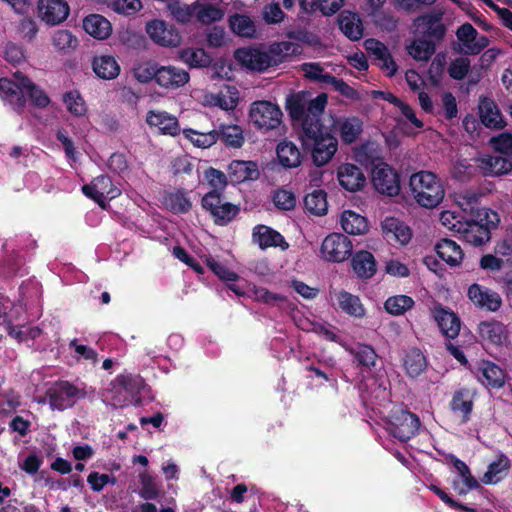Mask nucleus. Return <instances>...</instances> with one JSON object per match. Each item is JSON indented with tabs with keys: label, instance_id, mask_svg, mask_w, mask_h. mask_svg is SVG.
Wrapping results in <instances>:
<instances>
[{
	"label": "nucleus",
	"instance_id": "f257e3e1",
	"mask_svg": "<svg viewBox=\"0 0 512 512\" xmlns=\"http://www.w3.org/2000/svg\"><path fill=\"white\" fill-rule=\"evenodd\" d=\"M335 132L336 122L332 128H327L323 125L322 119L315 124L306 123L304 131L299 132L303 150L310 153L317 167L326 165L335 155L338 149Z\"/></svg>",
	"mask_w": 512,
	"mask_h": 512
},
{
	"label": "nucleus",
	"instance_id": "f03ea898",
	"mask_svg": "<svg viewBox=\"0 0 512 512\" xmlns=\"http://www.w3.org/2000/svg\"><path fill=\"white\" fill-rule=\"evenodd\" d=\"M409 188L415 202L427 209L437 207L445 197V188L440 178L431 171H419L409 178Z\"/></svg>",
	"mask_w": 512,
	"mask_h": 512
},
{
	"label": "nucleus",
	"instance_id": "7ed1b4c3",
	"mask_svg": "<svg viewBox=\"0 0 512 512\" xmlns=\"http://www.w3.org/2000/svg\"><path fill=\"white\" fill-rule=\"evenodd\" d=\"M307 96L303 91L292 94L286 99V110L292 121L301 123L300 131H304L306 123L315 124L322 119L328 100L326 93H320L310 100Z\"/></svg>",
	"mask_w": 512,
	"mask_h": 512
},
{
	"label": "nucleus",
	"instance_id": "20e7f679",
	"mask_svg": "<svg viewBox=\"0 0 512 512\" xmlns=\"http://www.w3.org/2000/svg\"><path fill=\"white\" fill-rule=\"evenodd\" d=\"M95 390L86 385H75L67 380H58L47 389L46 397L53 410L64 411L72 408L78 400L93 397Z\"/></svg>",
	"mask_w": 512,
	"mask_h": 512
},
{
	"label": "nucleus",
	"instance_id": "39448f33",
	"mask_svg": "<svg viewBox=\"0 0 512 512\" xmlns=\"http://www.w3.org/2000/svg\"><path fill=\"white\" fill-rule=\"evenodd\" d=\"M201 206L218 226L228 225L241 211L240 205L226 201L223 194L218 195L215 191H209L202 197Z\"/></svg>",
	"mask_w": 512,
	"mask_h": 512
},
{
	"label": "nucleus",
	"instance_id": "423d86ee",
	"mask_svg": "<svg viewBox=\"0 0 512 512\" xmlns=\"http://www.w3.org/2000/svg\"><path fill=\"white\" fill-rule=\"evenodd\" d=\"M283 113L278 105L266 101H255L249 111L250 121L256 129L269 132L279 129L282 124Z\"/></svg>",
	"mask_w": 512,
	"mask_h": 512
},
{
	"label": "nucleus",
	"instance_id": "0eeeda50",
	"mask_svg": "<svg viewBox=\"0 0 512 512\" xmlns=\"http://www.w3.org/2000/svg\"><path fill=\"white\" fill-rule=\"evenodd\" d=\"M371 182L377 192L388 197H395L400 193V175L389 164L383 161L371 160Z\"/></svg>",
	"mask_w": 512,
	"mask_h": 512
},
{
	"label": "nucleus",
	"instance_id": "6e6552de",
	"mask_svg": "<svg viewBox=\"0 0 512 512\" xmlns=\"http://www.w3.org/2000/svg\"><path fill=\"white\" fill-rule=\"evenodd\" d=\"M418 427L419 419L401 407H394L385 421V428L402 442L409 440Z\"/></svg>",
	"mask_w": 512,
	"mask_h": 512
},
{
	"label": "nucleus",
	"instance_id": "1a4fd4ad",
	"mask_svg": "<svg viewBox=\"0 0 512 512\" xmlns=\"http://www.w3.org/2000/svg\"><path fill=\"white\" fill-rule=\"evenodd\" d=\"M322 258L329 262H342L352 255V242L341 233H331L322 242Z\"/></svg>",
	"mask_w": 512,
	"mask_h": 512
},
{
	"label": "nucleus",
	"instance_id": "9d476101",
	"mask_svg": "<svg viewBox=\"0 0 512 512\" xmlns=\"http://www.w3.org/2000/svg\"><path fill=\"white\" fill-rule=\"evenodd\" d=\"M235 56L247 68L258 72L276 66L275 58L270 53V47L266 51L259 48L238 49Z\"/></svg>",
	"mask_w": 512,
	"mask_h": 512
},
{
	"label": "nucleus",
	"instance_id": "9b49d317",
	"mask_svg": "<svg viewBox=\"0 0 512 512\" xmlns=\"http://www.w3.org/2000/svg\"><path fill=\"white\" fill-rule=\"evenodd\" d=\"M146 33L154 43L163 47H176L181 43L179 32L163 20L147 22Z\"/></svg>",
	"mask_w": 512,
	"mask_h": 512
},
{
	"label": "nucleus",
	"instance_id": "f8f14e48",
	"mask_svg": "<svg viewBox=\"0 0 512 512\" xmlns=\"http://www.w3.org/2000/svg\"><path fill=\"white\" fill-rule=\"evenodd\" d=\"M82 192L102 208L106 207V195L112 199L119 194V190L113 188L112 180L107 175L98 176L90 184L83 185Z\"/></svg>",
	"mask_w": 512,
	"mask_h": 512
},
{
	"label": "nucleus",
	"instance_id": "ddd939ff",
	"mask_svg": "<svg viewBox=\"0 0 512 512\" xmlns=\"http://www.w3.org/2000/svg\"><path fill=\"white\" fill-rule=\"evenodd\" d=\"M477 332L481 341L487 345L504 346L509 342V333L506 326L496 320L480 322Z\"/></svg>",
	"mask_w": 512,
	"mask_h": 512
},
{
	"label": "nucleus",
	"instance_id": "4468645a",
	"mask_svg": "<svg viewBox=\"0 0 512 512\" xmlns=\"http://www.w3.org/2000/svg\"><path fill=\"white\" fill-rule=\"evenodd\" d=\"M39 17L48 25H58L64 22L70 12L65 0H39Z\"/></svg>",
	"mask_w": 512,
	"mask_h": 512
},
{
	"label": "nucleus",
	"instance_id": "2eb2a0df",
	"mask_svg": "<svg viewBox=\"0 0 512 512\" xmlns=\"http://www.w3.org/2000/svg\"><path fill=\"white\" fill-rule=\"evenodd\" d=\"M467 296L475 306L492 312L497 311L502 304L498 293L476 283L469 286Z\"/></svg>",
	"mask_w": 512,
	"mask_h": 512
},
{
	"label": "nucleus",
	"instance_id": "dca6fc26",
	"mask_svg": "<svg viewBox=\"0 0 512 512\" xmlns=\"http://www.w3.org/2000/svg\"><path fill=\"white\" fill-rule=\"evenodd\" d=\"M227 172L232 184L254 181L260 177L259 167L255 161L233 160L228 165Z\"/></svg>",
	"mask_w": 512,
	"mask_h": 512
},
{
	"label": "nucleus",
	"instance_id": "f3484780",
	"mask_svg": "<svg viewBox=\"0 0 512 512\" xmlns=\"http://www.w3.org/2000/svg\"><path fill=\"white\" fill-rule=\"evenodd\" d=\"M190 79L189 73L172 65L158 66L155 82L166 89H177L184 86Z\"/></svg>",
	"mask_w": 512,
	"mask_h": 512
},
{
	"label": "nucleus",
	"instance_id": "a211bd4d",
	"mask_svg": "<svg viewBox=\"0 0 512 512\" xmlns=\"http://www.w3.org/2000/svg\"><path fill=\"white\" fill-rule=\"evenodd\" d=\"M479 171L487 176H499L512 169V163L499 155L483 154L475 159Z\"/></svg>",
	"mask_w": 512,
	"mask_h": 512
},
{
	"label": "nucleus",
	"instance_id": "6ab92c4d",
	"mask_svg": "<svg viewBox=\"0 0 512 512\" xmlns=\"http://www.w3.org/2000/svg\"><path fill=\"white\" fill-rule=\"evenodd\" d=\"M450 461L457 472V477L453 480L452 486L459 495H465L469 491L478 488V481L463 461L455 456H450Z\"/></svg>",
	"mask_w": 512,
	"mask_h": 512
},
{
	"label": "nucleus",
	"instance_id": "aec40b11",
	"mask_svg": "<svg viewBox=\"0 0 512 512\" xmlns=\"http://www.w3.org/2000/svg\"><path fill=\"white\" fill-rule=\"evenodd\" d=\"M477 31L471 24H463L457 30V39L459 41V51L463 53L475 54L486 46L484 37H477Z\"/></svg>",
	"mask_w": 512,
	"mask_h": 512
},
{
	"label": "nucleus",
	"instance_id": "412c9836",
	"mask_svg": "<svg viewBox=\"0 0 512 512\" xmlns=\"http://www.w3.org/2000/svg\"><path fill=\"white\" fill-rule=\"evenodd\" d=\"M252 238L253 242L258 244L262 250L269 247H281L282 249L288 248V243L285 241L282 234L266 225L260 224L255 226Z\"/></svg>",
	"mask_w": 512,
	"mask_h": 512
},
{
	"label": "nucleus",
	"instance_id": "4be33fe9",
	"mask_svg": "<svg viewBox=\"0 0 512 512\" xmlns=\"http://www.w3.org/2000/svg\"><path fill=\"white\" fill-rule=\"evenodd\" d=\"M381 227L384 237L390 242L406 245L411 240L410 228L397 218H385Z\"/></svg>",
	"mask_w": 512,
	"mask_h": 512
},
{
	"label": "nucleus",
	"instance_id": "5701e85b",
	"mask_svg": "<svg viewBox=\"0 0 512 512\" xmlns=\"http://www.w3.org/2000/svg\"><path fill=\"white\" fill-rule=\"evenodd\" d=\"M365 48L377 61V65L389 76L397 71V65L392 59L388 49L375 39H368L364 43Z\"/></svg>",
	"mask_w": 512,
	"mask_h": 512
},
{
	"label": "nucleus",
	"instance_id": "b1692460",
	"mask_svg": "<svg viewBox=\"0 0 512 512\" xmlns=\"http://www.w3.org/2000/svg\"><path fill=\"white\" fill-rule=\"evenodd\" d=\"M477 377L486 386L500 388L505 383V373L496 364L482 360L478 363Z\"/></svg>",
	"mask_w": 512,
	"mask_h": 512
},
{
	"label": "nucleus",
	"instance_id": "393cba45",
	"mask_svg": "<svg viewBox=\"0 0 512 512\" xmlns=\"http://www.w3.org/2000/svg\"><path fill=\"white\" fill-rule=\"evenodd\" d=\"M474 392L469 389H461L454 393L450 408L454 414L461 418L462 423L470 419L473 410Z\"/></svg>",
	"mask_w": 512,
	"mask_h": 512
},
{
	"label": "nucleus",
	"instance_id": "a878e982",
	"mask_svg": "<svg viewBox=\"0 0 512 512\" xmlns=\"http://www.w3.org/2000/svg\"><path fill=\"white\" fill-rule=\"evenodd\" d=\"M437 255L450 267L459 266L464 258L463 250L455 241L444 238L435 245Z\"/></svg>",
	"mask_w": 512,
	"mask_h": 512
},
{
	"label": "nucleus",
	"instance_id": "bb28decb",
	"mask_svg": "<svg viewBox=\"0 0 512 512\" xmlns=\"http://www.w3.org/2000/svg\"><path fill=\"white\" fill-rule=\"evenodd\" d=\"M162 204L173 214H186L192 208V202L183 188L165 192L163 194Z\"/></svg>",
	"mask_w": 512,
	"mask_h": 512
},
{
	"label": "nucleus",
	"instance_id": "cd10ccee",
	"mask_svg": "<svg viewBox=\"0 0 512 512\" xmlns=\"http://www.w3.org/2000/svg\"><path fill=\"white\" fill-rule=\"evenodd\" d=\"M414 32L429 37H442L445 28L441 23V14L433 13L417 18L413 24Z\"/></svg>",
	"mask_w": 512,
	"mask_h": 512
},
{
	"label": "nucleus",
	"instance_id": "c85d7f7f",
	"mask_svg": "<svg viewBox=\"0 0 512 512\" xmlns=\"http://www.w3.org/2000/svg\"><path fill=\"white\" fill-rule=\"evenodd\" d=\"M94 73L103 80L115 79L120 74V65L112 55H96L92 59Z\"/></svg>",
	"mask_w": 512,
	"mask_h": 512
},
{
	"label": "nucleus",
	"instance_id": "c756f323",
	"mask_svg": "<svg viewBox=\"0 0 512 512\" xmlns=\"http://www.w3.org/2000/svg\"><path fill=\"white\" fill-rule=\"evenodd\" d=\"M146 122L150 127H156L163 134L175 136L179 132V124L176 117L167 112L149 111Z\"/></svg>",
	"mask_w": 512,
	"mask_h": 512
},
{
	"label": "nucleus",
	"instance_id": "7c9ffc66",
	"mask_svg": "<svg viewBox=\"0 0 512 512\" xmlns=\"http://www.w3.org/2000/svg\"><path fill=\"white\" fill-rule=\"evenodd\" d=\"M510 468V460L504 454H499L496 459L491 462L487 471L481 477V482L486 485H493L503 480Z\"/></svg>",
	"mask_w": 512,
	"mask_h": 512
},
{
	"label": "nucleus",
	"instance_id": "2f4dec72",
	"mask_svg": "<svg viewBox=\"0 0 512 512\" xmlns=\"http://www.w3.org/2000/svg\"><path fill=\"white\" fill-rule=\"evenodd\" d=\"M434 318L444 335L449 338H455L458 335L460 320L455 313L443 307H437L434 309Z\"/></svg>",
	"mask_w": 512,
	"mask_h": 512
},
{
	"label": "nucleus",
	"instance_id": "473e14b6",
	"mask_svg": "<svg viewBox=\"0 0 512 512\" xmlns=\"http://www.w3.org/2000/svg\"><path fill=\"white\" fill-rule=\"evenodd\" d=\"M83 29L96 39H106L111 34L110 22L99 14H90L83 20Z\"/></svg>",
	"mask_w": 512,
	"mask_h": 512
},
{
	"label": "nucleus",
	"instance_id": "72a5a7b5",
	"mask_svg": "<svg viewBox=\"0 0 512 512\" xmlns=\"http://www.w3.org/2000/svg\"><path fill=\"white\" fill-rule=\"evenodd\" d=\"M276 154L279 163L285 168H295L301 164L299 148L291 141L284 140L277 145Z\"/></svg>",
	"mask_w": 512,
	"mask_h": 512
},
{
	"label": "nucleus",
	"instance_id": "f704fd0d",
	"mask_svg": "<svg viewBox=\"0 0 512 512\" xmlns=\"http://www.w3.org/2000/svg\"><path fill=\"white\" fill-rule=\"evenodd\" d=\"M403 368L409 377L416 378L426 370L427 360L419 349L412 348L404 354Z\"/></svg>",
	"mask_w": 512,
	"mask_h": 512
},
{
	"label": "nucleus",
	"instance_id": "c9c22d12",
	"mask_svg": "<svg viewBox=\"0 0 512 512\" xmlns=\"http://www.w3.org/2000/svg\"><path fill=\"white\" fill-rule=\"evenodd\" d=\"M0 97L11 103L15 109L22 110L25 106L26 100L22 91H19V86L9 78H0Z\"/></svg>",
	"mask_w": 512,
	"mask_h": 512
},
{
	"label": "nucleus",
	"instance_id": "e433bc0d",
	"mask_svg": "<svg viewBox=\"0 0 512 512\" xmlns=\"http://www.w3.org/2000/svg\"><path fill=\"white\" fill-rule=\"evenodd\" d=\"M354 359L361 367L363 379L371 378L377 363V354L374 349L368 345H359L354 353Z\"/></svg>",
	"mask_w": 512,
	"mask_h": 512
},
{
	"label": "nucleus",
	"instance_id": "4c0bfd02",
	"mask_svg": "<svg viewBox=\"0 0 512 512\" xmlns=\"http://www.w3.org/2000/svg\"><path fill=\"white\" fill-rule=\"evenodd\" d=\"M479 113L482 123L491 128H502L504 125L503 117L496 106L490 99H482L479 104Z\"/></svg>",
	"mask_w": 512,
	"mask_h": 512
},
{
	"label": "nucleus",
	"instance_id": "58836bf2",
	"mask_svg": "<svg viewBox=\"0 0 512 512\" xmlns=\"http://www.w3.org/2000/svg\"><path fill=\"white\" fill-rule=\"evenodd\" d=\"M377 271L374 256L368 251H360L354 255V274L361 279H369Z\"/></svg>",
	"mask_w": 512,
	"mask_h": 512
},
{
	"label": "nucleus",
	"instance_id": "ea45409f",
	"mask_svg": "<svg viewBox=\"0 0 512 512\" xmlns=\"http://www.w3.org/2000/svg\"><path fill=\"white\" fill-rule=\"evenodd\" d=\"M139 496L146 500H157L162 494L160 484L157 482L156 477L152 476L148 471L139 473Z\"/></svg>",
	"mask_w": 512,
	"mask_h": 512
},
{
	"label": "nucleus",
	"instance_id": "a19ab883",
	"mask_svg": "<svg viewBox=\"0 0 512 512\" xmlns=\"http://www.w3.org/2000/svg\"><path fill=\"white\" fill-rule=\"evenodd\" d=\"M228 22L230 29L236 35L244 38L255 37L256 26L249 16L235 13L229 17Z\"/></svg>",
	"mask_w": 512,
	"mask_h": 512
},
{
	"label": "nucleus",
	"instance_id": "79ce46f5",
	"mask_svg": "<svg viewBox=\"0 0 512 512\" xmlns=\"http://www.w3.org/2000/svg\"><path fill=\"white\" fill-rule=\"evenodd\" d=\"M305 209L315 216H324L328 210L327 194L323 189H316L304 197Z\"/></svg>",
	"mask_w": 512,
	"mask_h": 512
},
{
	"label": "nucleus",
	"instance_id": "37998d69",
	"mask_svg": "<svg viewBox=\"0 0 512 512\" xmlns=\"http://www.w3.org/2000/svg\"><path fill=\"white\" fill-rule=\"evenodd\" d=\"M180 59L191 68L208 67L211 62V56L202 48H185L179 52Z\"/></svg>",
	"mask_w": 512,
	"mask_h": 512
},
{
	"label": "nucleus",
	"instance_id": "c03bdc74",
	"mask_svg": "<svg viewBox=\"0 0 512 512\" xmlns=\"http://www.w3.org/2000/svg\"><path fill=\"white\" fill-rule=\"evenodd\" d=\"M466 242L472 245H481L490 240L488 229L477 222H467L459 234Z\"/></svg>",
	"mask_w": 512,
	"mask_h": 512
},
{
	"label": "nucleus",
	"instance_id": "a18cd8bd",
	"mask_svg": "<svg viewBox=\"0 0 512 512\" xmlns=\"http://www.w3.org/2000/svg\"><path fill=\"white\" fill-rule=\"evenodd\" d=\"M194 8H196V18L202 24L209 25L213 22L222 20L224 17V11L213 4H201L199 2H195Z\"/></svg>",
	"mask_w": 512,
	"mask_h": 512
},
{
	"label": "nucleus",
	"instance_id": "49530a36",
	"mask_svg": "<svg viewBox=\"0 0 512 512\" xmlns=\"http://www.w3.org/2000/svg\"><path fill=\"white\" fill-rule=\"evenodd\" d=\"M414 304V300L410 296L394 295L385 301L384 308L387 313L393 316H400L412 309Z\"/></svg>",
	"mask_w": 512,
	"mask_h": 512
},
{
	"label": "nucleus",
	"instance_id": "de8ad7c7",
	"mask_svg": "<svg viewBox=\"0 0 512 512\" xmlns=\"http://www.w3.org/2000/svg\"><path fill=\"white\" fill-rule=\"evenodd\" d=\"M218 135L227 146L240 148L244 143L243 131L238 125H222Z\"/></svg>",
	"mask_w": 512,
	"mask_h": 512
},
{
	"label": "nucleus",
	"instance_id": "09e8293b",
	"mask_svg": "<svg viewBox=\"0 0 512 512\" xmlns=\"http://www.w3.org/2000/svg\"><path fill=\"white\" fill-rule=\"evenodd\" d=\"M270 53L274 56L276 66H278L289 56L300 53V46L289 41L275 42L270 45Z\"/></svg>",
	"mask_w": 512,
	"mask_h": 512
},
{
	"label": "nucleus",
	"instance_id": "8fccbe9b",
	"mask_svg": "<svg viewBox=\"0 0 512 512\" xmlns=\"http://www.w3.org/2000/svg\"><path fill=\"white\" fill-rule=\"evenodd\" d=\"M204 179L212 187L210 191H215L218 195L223 194L229 181L228 173L226 174L223 171L213 167H209L207 170H205Z\"/></svg>",
	"mask_w": 512,
	"mask_h": 512
},
{
	"label": "nucleus",
	"instance_id": "3c124183",
	"mask_svg": "<svg viewBox=\"0 0 512 512\" xmlns=\"http://www.w3.org/2000/svg\"><path fill=\"white\" fill-rule=\"evenodd\" d=\"M238 102L239 91L235 86H226L225 90L220 91L215 97V104L226 111L234 110Z\"/></svg>",
	"mask_w": 512,
	"mask_h": 512
},
{
	"label": "nucleus",
	"instance_id": "603ef678",
	"mask_svg": "<svg viewBox=\"0 0 512 512\" xmlns=\"http://www.w3.org/2000/svg\"><path fill=\"white\" fill-rule=\"evenodd\" d=\"M184 135L188 138L195 146L201 148H208L214 145L218 139V131L212 130L208 133H200L192 129H185Z\"/></svg>",
	"mask_w": 512,
	"mask_h": 512
},
{
	"label": "nucleus",
	"instance_id": "864d4df0",
	"mask_svg": "<svg viewBox=\"0 0 512 512\" xmlns=\"http://www.w3.org/2000/svg\"><path fill=\"white\" fill-rule=\"evenodd\" d=\"M441 225L448 231L460 234L466 221H463V216L452 210H443L439 215Z\"/></svg>",
	"mask_w": 512,
	"mask_h": 512
},
{
	"label": "nucleus",
	"instance_id": "5fc2aeb1",
	"mask_svg": "<svg viewBox=\"0 0 512 512\" xmlns=\"http://www.w3.org/2000/svg\"><path fill=\"white\" fill-rule=\"evenodd\" d=\"M52 44L58 51H69L78 46V40L69 30H58L52 36Z\"/></svg>",
	"mask_w": 512,
	"mask_h": 512
},
{
	"label": "nucleus",
	"instance_id": "6e6d98bb",
	"mask_svg": "<svg viewBox=\"0 0 512 512\" xmlns=\"http://www.w3.org/2000/svg\"><path fill=\"white\" fill-rule=\"evenodd\" d=\"M408 54L417 61H426L434 52V46L423 40H416L409 44L407 47Z\"/></svg>",
	"mask_w": 512,
	"mask_h": 512
},
{
	"label": "nucleus",
	"instance_id": "4d7b16f0",
	"mask_svg": "<svg viewBox=\"0 0 512 512\" xmlns=\"http://www.w3.org/2000/svg\"><path fill=\"white\" fill-rule=\"evenodd\" d=\"M158 63L155 61H145L139 63L136 67H134V77L140 83H149L152 80H156Z\"/></svg>",
	"mask_w": 512,
	"mask_h": 512
},
{
	"label": "nucleus",
	"instance_id": "13d9d810",
	"mask_svg": "<svg viewBox=\"0 0 512 512\" xmlns=\"http://www.w3.org/2000/svg\"><path fill=\"white\" fill-rule=\"evenodd\" d=\"M329 296L332 304L345 312L352 315V294L345 290H336L332 287L329 290Z\"/></svg>",
	"mask_w": 512,
	"mask_h": 512
},
{
	"label": "nucleus",
	"instance_id": "bf43d9fd",
	"mask_svg": "<svg viewBox=\"0 0 512 512\" xmlns=\"http://www.w3.org/2000/svg\"><path fill=\"white\" fill-rule=\"evenodd\" d=\"M63 102L68 111L75 116H82L86 112L83 98L78 91H68L63 95Z\"/></svg>",
	"mask_w": 512,
	"mask_h": 512
},
{
	"label": "nucleus",
	"instance_id": "052dcab7",
	"mask_svg": "<svg viewBox=\"0 0 512 512\" xmlns=\"http://www.w3.org/2000/svg\"><path fill=\"white\" fill-rule=\"evenodd\" d=\"M274 205L284 211H291L296 206V198L293 192L286 189H278L272 197Z\"/></svg>",
	"mask_w": 512,
	"mask_h": 512
},
{
	"label": "nucleus",
	"instance_id": "680f3d73",
	"mask_svg": "<svg viewBox=\"0 0 512 512\" xmlns=\"http://www.w3.org/2000/svg\"><path fill=\"white\" fill-rule=\"evenodd\" d=\"M475 171L473 165L468 163L466 159H456L453 161L450 174L454 179L464 181L469 179Z\"/></svg>",
	"mask_w": 512,
	"mask_h": 512
},
{
	"label": "nucleus",
	"instance_id": "e2e57ef3",
	"mask_svg": "<svg viewBox=\"0 0 512 512\" xmlns=\"http://www.w3.org/2000/svg\"><path fill=\"white\" fill-rule=\"evenodd\" d=\"M206 262L209 269L223 281L234 282L239 278L235 272L214 258H207Z\"/></svg>",
	"mask_w": 512,
	"mask_h": 512
},
{
	"label": "nucleus",
	"instance_id": "0e129e2a",
	"mask_svg": "<svg viewBox=\"0 0 512 512\" xmlns=\"http://www.w3.org/2000/svg\"><path fill=\"white\" fill-rule=\"evenodd\" d=\"M168 8L173 15V17L180 23H188L190 22L193 14L196 12V8H194V4L189 6L187 4H181L179 2L170 3Z\"/></svg>",
	"mask_w": 512,
	"mask_h": 512
},
{
	"label": "nucleus",
	"instance_id": "69168bd1",
	"mask_svg": "<svg viewBox=\"0 0 512 512\" xmlns=\"http://www.w3.org/2000/svg\"><path fill=\"white\" fill-rule=\"evenodd\" d=\"M499 221V215L493 210L482 208L478 211L476 222L487 228L489 234L491 229L498 225Z\"/></svg>",
	"mask_w": 512,
	"mask_h": 512
},
{
	"label": "nucleus",
	"instance_id": "338daca9",
	"mask_svg": "<svg viewBox=\"0 0 512 512\" xmlns=\"http://www.w3.org/2000/svg\"><path fill=\"white\" fill-rule=\"evenodd\" d=\"M112 5L115 12L124 15H133L142 8L140 0H114Z\"/></svg>",
	"mask_w": 512,
	"mask_h": 512
},
{
	"label": "nucleus",
	"instance_id": "774afa93",
	"mask_svg": "<svg viewBox=\"0 0 512 512\" xmlns=\"http://www.w3.org/2000/svg\"><path fill=\"white\" fill-rule=\"evenodd\" d=\"M493 148L503 154L512 155V134L503 133L491 139Z\"/></svg>",
	"mask_w": 512,
	"mask_h": 512
}]
</instances>
